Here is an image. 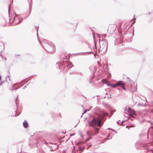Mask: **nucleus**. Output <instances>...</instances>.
<instances>
[{
	"mask_svg": "<svg viewBox=\"0 0 153 153\" xmlns=\"http://www.w3.org/2000/svg\"><path fill=\"white\" fill-rule=\"evenodd\" d=\"M79 149L80 150L81 149V148L80 147H79Z\"/></svg>",
	"mask_w": 153,
	"mask_h": 153,
	"instance_id": "f3484780",
	"label": "nucleus"
},
{
	"mask_svg": "<svg viewBox=\"0 0 153 153\" xmlns=\"http://www.w3.org/2000/svg\"><path fill=\"white\" fill-rule=\"evenodd\" d=\"M87 110H85L84 111V113H86L87 112Z\"/></svg>",
	"mask_w": 153,
	"mask_h": 153,
	"instance_id": "f8f14e48",
	"label": "nucleus"
},
{
	"mask_svg": "<svg viewBox=\"0 0 153 153\" xmlns=\"http://www.w3.org/2000/svg\"><path fill=\"white\" fill-rule=\"evenodd\" d=\"M23 126L25 128H26L28 127V123L26 120H25L23 123Z\"/></svg>",
	"mask_w": 153,
	"mask_h": 153,
	"instance_id": "39448f33",
	"label": "nucleus"
},
{
	"mask_svg": "<svg viewBox=\"0 0 153 153\" xmlns=\"http://www.w3.org/2000/svg\"><path fill=\"white\" fill-rule=\"evenodd\" d=\"M135 20H134L132 23V25H133L135 22Z\"/></svg>",
	"mask_w": 153,
	"mask_h": 153,
	"instance_id": "4468645a",
	"label": "nucleus"
},
{
	"mask_svg": "<svg viewBox=\"0 0 153 153\" xmlns=\"http://www.w3.org/2000/svg\"><path fill=\"white\" fill-rule=\"evenodd\" d=\"M8 11L9 13L10 11V7L9 6V9H8Z\"/></svg>",
	"mask_w": 153,
	"mask_h": 153,
	"instance_id": "ddd939ff",
	"label": "nucleus"
},
{
	"mask_svg": "<svg viewBox=\"0 0 153 153\" xmlns=\"http://www.w3.org/2000/svg\"><path fill=\"white\" fill-rule=\"evenodd\" d=\"M102 82L104 83L105 84H106L108 86L114 88H116L117 86H120L125 90H126V89L124 86V84L122 82L119 81L117 82L115 84H111L109 83V82L105 79H103L102 80Z\"/></svg>",
	"mask_w": 153,
	"mask_h": 153,
	"instance_id": "f257e3e1",
	"label": "nucleus"
},
{
	"mask_svg": "<svg viewBox=\"0 0 153 153\" xmlns=\"http://www.w3.org/2000/svg\"><path fill=\"white\" fill-rule=\"evenodd\" d=\"M22 20L23 19L19 17L18 14H15V16L14 17L13 20L11 22V19H10L9 22L12 25H16L20 23Z\"/></svg>",
	"mask_w": 153,
	"mask_h": 153,
	"instance_id": "f03ea898",
	"label": "nucleus"
},
{
	"mask_svg": "<svg viewBox=\"0 0 153 153\" xmlns=\"http://www.w3.org/2000/svg\"><path fill=\"white\" fill-rule=\"evenodd\" d=\"M92 33H93V38H95V36H94V33H93V32H92Z\"/></svg>",
	"mask_w": 153,
	"mask_h": 153,
	"instance_id": "9b49d317",
	"label": "nucleus"
},
{
	"mask_svg": "<svg viewBox=\"0 0 153 153\" xmlns=\"http://www.w3.org/2000/svg\"><path fill=\"white\" fill-rule=\"evenodd\" d=\"M127 82L130 83L131 82V80L129 78H127Z\"/></svg>",
	"mask_w": 153,
	"mask_h": 153,
	"instance_id": "9d476101",
	"label": "nucleus"
},
{
	"mask_svg": "<svg viewBox=\"0 0 153 153\" xmlns=\"http://www.w3.org/2000/svg\"><path fill=\"white\" fill-rule=\"evenodd\" d=\"M1 76L0 75V81L1 80Z\"/></svg>",
	"mask_w": 153,
	"mask_h": 153,
	"instance_id": "dca6fc26",
	"label": "nucleus"
},
{
	"mask_svg": "<svg viewBox=\"0 0 153 153\" xmlns=\"http://www.w3.org/2000/svg\"><path fill=\"white\" fill-rule=\"evenodd\" d=\"M128 110L129 111L132 115H134L135 114V111L133 110H132L131 108H128Z\"/></svg>",
	"mask_w": 153,
	"mask_h": 153,
	"instance_id": "0eeeda50",
	"label": "nucleus"
},
{
	"mask_svg": "<svg viewBox=\"0 0 153 153\" xmlns=\"http://www.w3.org/2000/svg\"><path fill=\"white\" fill-rule=\"evenodd\" d=\"M149 14H150V12H149Z\"/></svg>",
	"mask_w": 153,
	"mask_h": 153,
	"instance_id": "aec40b11",
	"label": "nucleus"
},
{
	"mask_svg": "<svg viewBox=\"0 0 153 153\" xmlns=\"http://www.w3.org/2000/svg\"><path fill=\"white\" fill-rule=\"evenodd\" d=\"M106 114H107L106 113H104L103 112H100L98 115L99 117L98 119L100 120Z\"/></svg>",
	"mask_w": 153,
	"mask_h": 153,
	"instance_id": "20e7f679",
	"label": "nucleus"
},
{
	"mask_svg": "<svg viewBox=\"0 0 153 153\" xmlns=\"http://www.w3.org/2000/svg\"><path fill=\"white\" fill-rule=\"evenodd\" d=\"M131 88H130L131 90L132 91H134L136 90L135 86L134 85L133 87L131 86Z\"/></svg>",
	"mask_w": 153,
	"mask_h": 153,
	"instance_id": "1a4fd4ad",
	"label": "nucleus"
},
{
	"mask_svg": "<svg viewBox=\"0 0 153 153\" xmlns=\"http://www.w3.org/2000/svg\"><path fill=\"white\" fill-rule=\"evenodd\" d=\"M104 37H106V36H104Z\"/></svg>",
	"mask_w": 153,
	"mask_h": 153,
	"instance_id": "6ab92c4d",
	"label": "nucleus"
},
{
	"mask_svg": "<svg viewBox=\"0 0 153 153\" xmlns=\"http://www.w3.org/2000/svg\"><path fill=\"white\" fill-rule=\"evenodd\" d=\"M89 126H98L100 127L101 126V122L100 120L94 118L93 120L90 123Z\"/></svg>",
	"mask_w": 153,
	"mask_h": 153,
	"instance_id": "7ed1b4c3",
	"label": "nucleus"
},
{
	"mask_svg": "<svg viewBox=\"0 0 153 153\" xmlns=\"http://www.w3.org/2000/svg\"><path fill=\"white\" fill-rule=\"evenodd\" d=\"M73 65V64L71 62H68L67 66L69 68H71L72 67Z\"/></svg>",
	"mask_w": 153,
	"mask_h": 153,
	"instance_id": "6e6552de",
	"label": "nucleus"
},
{
	"mask_svg": "<svg viewBox=\"0 0 153 153\" xmlns=\"http://www.w3.org/2000/svg\"><path fill=\"white\" fill-rule=\"evenodd\" d=\"M94 129L95 130V132L94 134H92V135H94L97 134L98 133V130L100 128H98L96 127H94Z\"/></svg>",
	"mask_w": 153,
	"mask_h": 153,
	"instance_id": "423d86ee",
	"label": "nucleus"
},
{
	"mask_svg": "<svg viewBox=\"0 0 153 153\" xmlns=\"http://www.w3.org/2000/svg\"><path fill=\"white\" fill-rule=\"evenodd\" d=\"M98 64H100V62H98Z\"/></svg>",
	"mask_w": 153,
	"mask_h": 153,
	"instance_id": "a211bd4d",
	"label": "nucleus"
},
{
	"mask_svg": "<svg viewBox=\"0 0 153 153\" xmlns=\"http://www.w3.org/2000/svg\"><path fill=\"white\" fill-rule=\"evenodd\" d=\"M99 41L100 42V41H103V40L102 39L101 40L100 39H99Z\"/></svg>",
	"mask_w": 153,
	"mask_h": 153,
	"instance_id": "2eb2a0df",
	"label": "nucleus"
}]
</instances>
